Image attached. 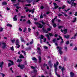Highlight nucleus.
<instances>
[{
	"label": "nucleus",
	"instance_id": "nucleus-51",
	"mask_svg": "<svg viewBox=\"0 0 77 77\" xmlns=\"http://www.w3.org/2000/svg\"><path fill=\"white\" fill-rule=\"evenodd\" d=\"M58 15L59 17H60V16H62V14H60V13H59L58 14Z\"/></svg>",
	"mask_w": 77,
	"mask_h": 77
},
{
	"label": "nucleus",
	"instance_id": "nucleus-13",
	"mask_svg": "<svg viewBox=\"0 0 77 77\" xmlns=\"http://www.w3.org/2000/svg\"><path fill=\"white\" fill-rule=\"evenodd\" d=\"M32 60L35 61V62H36L37 61V59H36L35 57H34L32 58Z\"/></svg>",
	"mask_w": 77,
	"mask_h": 77
},
{
	"label": "nucleus",
	"instance_id": "nucleus-27",
	"mask_svg": "<svg viewBox=\"0 0 77 77\" xmlns=\"http://www.w3.org/2000/svg\"><path fill=\"white\" fill-rule=\"evenodd\" d=\"M21 61H22V60L21 59H20V60L19 59H18L17 62H20Z\"/></svg>",
	"mask_w": 77,
	"mask_h": 77
},
{
	"label": "nucleus",
	"instance_id": "nucleus-31",
	"mask_svg": "<svg viewBox=\"0 0 77 77\" xmlns=\"http://www.w3.org/2000/svg\"><path fill=\"white\" fill-rule=\"evenodd\" d=\"M40 23H42L43 24H45V23L44 22V21L42 20L41 21H40Z\"/></svg>",
	"mask_w": 77,
	"mask_h": 77
},
{
	"label": "nucleus",
	"instance_id": "nucleus-62",
	"mask_svg": "<svg viewBox=\"0 0 77 77\" xmlns=\"http://www.w3.org/2000/svg\"><path fill=\"white\" fill-rule=\"evenodd\" d=\"M54 19H52V22L53 23H54Z\"/></svg>",
	"mask_w": 77,
	"mask_h": 77
},
{
	"label": "nucleus",
	"instance_id": "nucleus-48",
	"mask_svg": "<svg viewBox=\"0 0 77 77\" xmlns=\"http://www.w3.org/2000/svg\"><path fill=\"white\" fill-rule=\"evenodd\" d=\"M40 17V18H43V16H42V14H41Z\"/></svg>",
	"mask_w": 77,
	"mask_h": 77
},
{
	"label": "nucleus",
	"instance_id": "nucleus-50",
	"mask_svg": "<svg viewBox=\"0 0 77 77\" xmlns=\"http://www.w3.org/2000/svg\"><path fill=\"white\" fill-rule=\"evenodd\" d=\"M53 42H54H54H56V39L54 38V39L53 40Z\"/></svg>",
	"mask_w": 77,
	"mask_h": 77
},
{
	"label": "nucleus",
	"instance_id": "nucleus-34",
	"mask_svg": "<svg viewBox=\"0 0 77 77\" xmlns=\"http://www.w3.org/2000/svg\"><path fill=\"white\" fill-rule=\"evenodd\" d=\"M76 5H77V3H73V6L74 7H75V6H76Z\"/></svg>",
	"mask_w": 77,
	"mask_h": 77
},
{
	"label": "nucleus",
	"instance_id": "nucleus-14",
	"mask_svg": "<svg viewBox=\"0 0 77 77\" xmlns=\"http://www.w3.org/2000/svg\"><path fill=\"white\" fill-rule=\"evenodd\" d=\"M35 11V8L33 9L32 10H29V12H32V14H33V13Z\"/></svg>",
	"mask_w": 77,
	"mask_h": 77
},
{
	"label": "nucleus",
	"instance_id": "nucleus-40",
	"mask_svg": "<svg viewBox=\"0 0 77 77\" xmlns=\"http://www.w3.org/2000/svg\"><path fill=\"white\" fill-rule=\"evenodd\" d=\"M2 5H7V3L6 2H4L2 3Z\"/></svg>",
	"mask_w": 77,
	"mask_h": 77
},
{
	"label": "nucleus",
	"instance_id": "nucleus-10",
	"mask_svg": "<svg viewBox=\"0 0 77 77\" xmlns=\"http://www.w3.org/2000/svg\"><path fill=\"white\" fill-rule=\"evenodd\" d=\"M4 63V62H0V68L1 67L2 68H3V65Z\"/></svg>",
	"mask_w": 77,
	"mask_h": 77
},
{
	"label": "nucleus",
	"instance_id": "nucleus-49",
	"mask_svg": "<svg viewBox=\"0 0 77 77\" xmlns=\"http://www.w3.org/2000/svg\"><path fill=\"white\" fill-rule=\"evenodd\" d=\"M30 4L26 5V6H30Z\"/></svg>",
	"mask_w": 77,
	"mask_h": 77
},
{
	"label": "nucleus",
	"instance_id": "nucleus-4",
	"mask_svg": "<svg viewBox=\"0 0 77 77\" xmlns=\"http://www.w3.org/2000/svg\"><path fill=\"white\" fill-rule=\"evenodd\" d=\"M19 39H17L16 40V45H18L17 48H19L20 47V45H19Z\"/></svg>",
	"mask_w": 77,
	"mask_h": 77
},
{
	"label": "nucleus",
	"instance_id": "nucleus-60",
	"mask_svg": "<svg viewBox=\"0 0 77 77\" xmlns=\"http://www.w3.org/2000/svg\"><path fill=\"white\" fill-rule=\"evenodd\" d=\"M74 50H77V47H75V48L74 49Z\"/></svg>",
	"mask_w": 77,
	"mask_h": 77
},
{
	"label": "nucleus",
	"instance_id": "nucleus-25",
	"mask_svg": "<svg viewBox=\"0 0 77 77\" xmlns=\"http://www.w3.org/2000/svg\"><path fill=\"white\" fill-rule=\"evenodd\" d=\"M65 70V68L63 67H62L61 69V70L62 71V73L63 74V71Z\"/></svg>",
	"mask_w": 77,
	"mask_h": 77
},
{
	"label": "nucleus",
	"instance_id": "nucleus-30",
	"mask_svg": "<svg viewBox=\"0 0 77 77\" xmlns=\"http://www.w3.org/2000/svg\"><path fill=\"white\" fill-rule=\"evenodd\" d=\"M40 38L41 39H43L44 38V36H43V35H41Z\"/></svg>",
	"mask_w": 77,
	"mask_h": 77
},
{
	"label": "nucleus",
	"instance_id": "nucleus-57",
	"mask_svg": "<svg viewBox=\"0 0 77 77\" xmlns=\"http://www.w3.org/2000/svg\"><path fill=\"white\" fill-rule=\"evenodd\" d=\"M45 41H46V38H44V42H45Z\"/></svg>",
	"mask_w": 77,
	"mask_h": 77
},
{
	"label": "nucleus",
	"instance_id": "nucleus-41",
	"mask_svg": "<svg viewBox=\"0 0 77 77\" xmlns=\"http://www.w3.org/2000/svg\"><path fill=\"white\" fill-rule=\"evenodd\" d=\"M67 2L69 4H71V2H72V1H71V2H69V1H67Z\"/></svg>",
	"mask_w": 77,
	"mask_h": 77
},
{
	"label": "nucleus",
	"instance_id": "nucleus-59",
	"mask_svg": "<svg viewBox=\"0 0 77 77\" xmlns=\"http://www.w3.org/2000/svg\"><path fill=\"white\" fill-rule=\"evenodd\" d=\"M18 0V2H24V1H21V0Z\"/></svg>",
	"mask_w": 77,
	"mask_h": 77
},
{
	"label": "nucleus",
	"instance_id": "nucleus-58",
	"mask_svg": "<svg viewBox=\"0 0 77 77\" xmlns=\"http://www.w3.org/2000/svg\"><path fill=\"white\" fill-rule=\"evenodd\" d=\"M34 72H37V70H36L35 69H34Z\"/></svg>",
	"mask_w": 77,
	"mask_h": 77
},
{
	"label": "nucleus",
	"instance_id": "nucleus-6",
	"mask_svg": "<svg viewBox=\"0 0 77 77\" xmlns=\"http://www.w3.org/2000/svg\"><path fill=\"white\" fill-rule=\"evenodd\" d=\"M9 61L10 62L11 64L10 63H8V66H11V65H14V62L13 61L10 60H9Z\"/></svg>",
	"mask_w": 77,
	"mask_h": 77
},
{
	"label": "nucleus",
	"instance_id": "nucleus-21",
	"mask_svg": "<svg viewBox=\"0 0 77 77\" xmlns=\"http://www.w3.org/2000/svg\"><path fill=\"white\" fill-rule=\"evenodd\" d=\"M20 39H21V41H22V42H24V39H23V37H20Z\"/></svg>",
	"mask_w": 77,
	"mask_h": 77
},
{
	"label": "nucleus",
	"instance_id": "nucleus-39",
	"mask_svg": "<svg viewBox=\"0 0 77 77\" xmlns=\"http://www.w3.org/2000/svg\"><path fill=\"white\" fill-rule=\"evenodd\" d=\"M3 28H2V27H1V28H0V32L3 31Z\"/></svg>",
	"mask_w": 77,
	"mask_h": 77
},
{
	"label": "nucleus",
	"instance_id": "nucleus-23",
	"mask_svg": "<svg viewBox=\"0 0 77 77\" xmlns=\"http://www.w3.org/2000/svg\"><path fill=\"white\" fill-rule=\"evenodd\" d=\"M64 38H68L69 37V35H64Z\"/></svg>",
	"mask_w": 77,
	"mask_h": 77
},
{
	"label": "nucleus",
	"instance_id": "nucleus-37",
	"mask_svg": "<svg viewBox=\"0 0 77 77\" xmlns=\"http://www.w3.org/2000/svg\"><path fill=\"white\" fill-rule=\"evenodd\" d=\"M21 52H22V53H24V55H26V52L23 50Z\"/></svg>",
	"mask_w": 77,
	"mask_h": 77
},
{
	"label": "nucleus",
	"instance_id": "nucleus-16",
	"mask_svg": "<svg viewBox=\"0 0 77 77\" xmlns=\"http://www.w3.org/2000/svg\"><path fill=\"white\" fill-rule=\"evenodd\" d=\"M38 60H39V63H41V56L38 57Z\"/></svg>",
	"mask_w": 77,
	"mask_h": 77
},
{
	"label": "nucleus",
	"instance_id": "nucleus-42",
	"mask_svg": "<svg viewBox=\"0 0 77 77\" xmlns=\"http://www.w3.org/2000/svg\"><path fill=\"white\" fill-rule=\"evenodd\" d=\"M53 26L54 27H56V24L55 23H54V24H53Z\"/></svg>",
	"mask_w": 77,
	"mask_h": 77
},
{
	"label": "nucleus",
	"instance_id": "nucleus-22",
	"mask_svg": "<svg viewBox=\"0 0 77 77\" xmlns=\"http://www.w3.org/2000/svg\"><path fill=\"white\" fill-rule=\"evenodd\" d=\"M24 56H23V55L22 54H20V56L19 57V58L20 59H22L23 58H24Z\"/></svg>",
	"mask_w": 77,
	"mask_h": 77
},
{
	"label": "nucleus",
	"instance_id": "nucleus-28",
	"mask_svg": "<svg viewBox=\"0 0 77 77\" xmlns=\"http://www.w3.org/2000/svg\"><path fill=\"white\" fill-rule=\"evenodd\" d=\"M76 20H77V18H76V17H75L74 18V20H73L72 21V22H73V23H75V21H76Z\"/></svg>",
	"mask_w": 77,
	"mask_h": 77
},
{
	"label": "nucleus",
	"instance_id": "nucleus-5",
	"mask_svg": "<svg viewBox=\"0 0 77 77\" xmlns=\"http://www.w3.org/2000/svg\"><path fill=\"white\" fill-rule=\"evenodd\" d=\"M18 67L20 68V69H23L24 68V65H20L19 64L18 66Z\"/></svg>",
	"mask_w": 77,
	"mask_h": 77
},
{
	"label": "nucleus",
	"instance_id": "nucleus-20",
	"mask_svg": "<svg viewBox=\"0 0 77 77\" xmlns=\"http://www.w3.org/2000/svg\"><path fill=\"white\" fill-rule=\"evenodd\" d=\"M65 6H63L62 7V8L59 7V11H60V9H64L65 8Z\"/></svg>",
	"mask_w": 77,
	"mask_h": 77
},
{
	"label": "nucleus",
	"instance_id": "nucleus-15",
	"mask_svg": "<svg viewBox=\"0 0 77 77\" xmlns=\"http://www.w3.org/2000/svg\"><path fill=\"white\" fill-rule=\"evenodd\" d=\"M77 33H76L74 35V37H72L71 38V39H72L73 38V39H75V38H76V36H77Z\"/></svg>",
	"mask_w": 77,
	"mask_h": 77
},
{
	"label": "nucleus",
	"instance_id": "nucleus-47",
	"mask_svg": "<svg viewBox=\"0 0 77 77\" xmlns=\"http://www.w3.org/2000/svg\"><path fill=\"white\" fill-rule=\"evenodd\" d=\"M44 6H41L40 8V9H44Z\"/></svg>",
	"mask_w": 77,
	"mask_h": 77
},
{
	"label": "nucleus",
	"instance_id": "nucleus-33",
	"mask_svg": "<svg viewBox=\"0 0 77 77\" xmlns=\"http://www.w3.org/2000/svg\"><path fill=\"white\" fill-rule=\"evenodd\" d=\"M31 68L32 69H36V67H34V66H31Z\"/></svg>",
	"mask_w": 77,
	"mask_h": 77
},
{
	"label": "nucleus",
	"instance_id": "nucleus-26",
	"mask_svg": "<svg viewBox=\"0 0 77 77\" xmlns=\"http://www.w3.org/2000/svg\"><path fill=\"white\" fill-rule=\"evenodd\" d=\"M7 26H8V27H12V25L9 24H7Z\"/></svg>",
	"mask_w": 77,
	"mask_h": 77
},
{
	"label": "nucleus",
	"instance_id": "nucleus-18",
	"mask_svg": "<svg viewBox=\"0 0 77 77\" xmlns=\"http://www.w3.org/2000/svg\"><path fill=\"white\" fill-rule=\"evenodd\" d=\"M24 9H26L25 11L26 12H29V10L27 8V7H25L24 8Z\"/></svg>",
	"mask_w": 77,
	"mask_h": 77
},
{
	"label": "nucleus",
	"instance_id": "nucleus-53",
	"mask_svg": "<svg viewBox=\"0 0 77 77\" xmlns=\"http://www.w3.org/2000/svg\"><path fill=\"white\" fill-rule=\"evenodd\" d=\"M1 74H2V76L3 77H5V74H3V73H1Z\"/></svg>",
	"mask_w": 77,
	"mask_h": 77
},
{
	"label": "nucleus",
	"instance_id": "nucleus-45",
	"mask_svg": "<svg viewBox=\"0 0 77 77\" xmlns=\"http://www.w3.org/2000/svg\"><path fill=\"white\" fill-rule=\"evenodd\" d=\"M70 10V9L69 8L67 10H64L65 11V12H67V11H69Z\"/></svg>",
	"mask_w": 77,
	"mask_h": 77
},
{
	"label": "nucleus",
	"instance_id": "nucleus-3",
	"mask_svg": "<svg viewBox=\"0 0 77 77\" xmlns=\"http://www.w3.org/2000/svg\"><path fill=\"white\" fill-rule=\"evenodd\" d=\"M57 49H59L58 50V51L59 52V53L60 54H62V51H61V50L62 49V48L60 47H57Z\"/></svg>",
	"mask_w": 77,
	"mask_h": 77
},
{
	"label": "nucleus",
	"instance_id": "nucleus-54",
	"mask_svg": "<svg viewBox=\"0 0 77 77\" xmlns=\"http://www.w3.org/2000/svg\"><path fill=\"white\" fill-rule=\"evenodd\" d=\"M19 31H20V32H21V31H22V29H21V28H19Z\"/></svg>",
	"mask_w": 77,
	"mask_h": 77
},
{
	"label": "nucleus",
	"instance_id": "nucleus-29",
	"mask_svg": "<svg viewBox=\"0 0 77 77\" xmlns=\"http://www.w3.org/2000/svg\"><path fill=\"white\" fill-rule=\"evenodd\" d=\"M58 29H61V28H63V26H58Z\"/></svg>",
	"mask_w": 77,
	"mask_h": 77
},
{
	"label": "nucleus",
	"instance_id": "nucleus-11",
	"mask_svg": "<svg viewBox=\"0 0 77 77\" xmlns=\"http://www.w3.org/2000/svg\"><path fill=\"white\" fill-rule=\"evenodd\" d=\"M17 15H15L13 18V20L16 21H17V18H16L17 17Z\"/></svg>",
	"mask_w": 77,
	"mask_h": 77
},
{
	"label": "nucleus",
	"instance_id": "nucleus-32",
	"mask_svg": "<svg viewBox=\"0 0 77 77\" xmlns=\"http://www.w3.org/2000/svg\"><path fill=\"white\" fill-rule=\"evenodd\" d=\"M49 35L51 36H54V35L51 33H49Z\"/></svg>",
	"mask_w": 77,
	"mask_h": 77
},
{
	"label": "nucleus",
	"instance_id": "nucleus-63",
	"mask_svg": "<svg viewBox=\"0 0 77 77\" xmlns=\"http://www.w3.org/2000/svg\"><path fill=\"white\" fill-rule=\"evenodd\" d=\"M57 21H58V22H60V20H59V19H57Z\"/></svg>",
	"mask_w": 77,
	"mask_h": 77
},
{
	"label": "nucleus",
	"instance_id": "nucleus-2",
	"mask_svg": "<svg viewBox=\"0 0 77 77\" xmlns=\"http://www.w3.org/2000/svg\"><path fill=\"white\" fill-rule=\"evenodd\" d=\"M34 24L35 25H36V26H38V28H42V25L41 24L39 23H38L35 22L34 23Z\"/></svg>",
	"mask_w": 77,
	"mask_h": 77
},
{
	"label": "nucleus",
	"instance_id": "nucleus-56",
	"mask_svg": "<svg viewBox=\"0 0 77 77\" xmlns=\"http://www.w3.org/2000/svg\"><path fill=\"white\" fill-rule=\"evenodd\" d=\"M26 16H22L21 17V18H25Z\"/></svg>",
	"mask_w": 77,
	"mask_h": 77
},
{
	"label": "nucleus",
	"instance_id": "nucleus-55",
	"mask_svg": "<svg viewBox=\"0 0 77 77\" xmlns=\"http://www.w3.org/2000/svg\"><path fill=\"white\" fill-rule=\"evenodd\" d=\"M69 42L68 41H67L66 43V44H67V45L69 44Z\"/></svg>",
	"mask_w": 77,
	"mask_h": 77
},
{
	"label": "nucleus",
	"instance_id": "nucleus-43",
	"mask_svg": "<svg viewBox=\"0 0 77 77\" xmlns=\"http://www.w3.org/2000/svg\"><path fill=\"white\" fill-rule=\"evenodd\" d=\"M46 43H47V44H48V45H49L50 46H51V45H50V44H49V42H47Z\"/></svg>",
	"mask_w": 77,
	"mask_h": 77
},
{
	"label": "nucleus",
	"instance_id": "nucleus-12",
	"mask_svg": "<svg viewBox=\"0 0 77 77\" xmlns=\"http://www.w3.org/2000/svg\"><path fill=\"white\" fill-rule=\"evenodd\" d=\"M74 75V74L73 72H70V76L71 77H73Z\"/></svg>",
	"mask_w": 77,
	"mask_h": 77
},
{
	"label": "nucleus",
	"instance_id": "nucleus-46",
	"mask_svg": "<svg viewBox=\"0 0 77 77\" xmlns=\"http://www.w3.org/2000/svg\"><path fill=\"white\" fill-rule=\"evenodd\" d=\"M28 23L29 24H30L31 23V22H30V20H29L27 22V23Z\"/></svg>",
	"mask_w": 77,
	"mask_h": 77
},
{
	"label": "nucleus",
	"instance_id": "nucleus-9",
	"mask_svg": "<svg viewBox=\"0 0 77 77\" xmlns=\"http://www.w3.org/2000/svg\"><path fill=\"white\" fill-rule=\"evenodd\" d=\"M2 48L3 49H5L6 47V43H2Z\"/></svg>",
	"mask_w": 77,
	"mask_h": 77
},
{
	"label": "nucleus",
	"instance_id": "nucleus-1",
	"mask_svg": "<svg viewBox=\"0 0 77 77\" xmlns=\"http://www.w3.org/2000/svg\"><path fill=\"white\" fill-rule=\"evenodd\" d=\"M56 64H54V65L55 72L56 73V74L57 76L58 77H60V75H58V74H57V73H56V71H57V65H59V62H56Z\"/></svg>",
	"mask_w": 77,
	"mask_h": 77
},
{
	"label": "nucleus",
	"instance_id": "nucleus-64",
	"mask_svg": "<svg viewBox=\"0 0 77 77\" xmlns=\"http://www.w3.org/2000/svg\"><path fill=\"white\" fill-rule=\"evenodd\" d=\"M74 15L75 16H77V12H76L75 13V14Z\"/></svg>",
	"mask_w": 77,
	"mask_h": 77
},
{
	"label": "nucleus",
	"instance_id": "nucleus-17",
	"mask_svg": "<svg viewBox=\"0 0 77 77\" xmlns=\"http://www.w3.org/2000/svg\"><path fill=\"white\" fill-rule=\"evenodd\" d=\"M45 36L46 37H47L48 38V40H50V37L49 36V35H48L47 34L45 35Z\"/></svg>",
	"mask_w": 77,
	"mask_h": 77
},
{
	"label": "nucleus",
	"instance_id": "nucleus-8",
	"mask_svg": "<svg viewBox=\"0 0 77 77\" xmlns=\"http://www.w3.org/2000/svg\"><path fill=\"white\" fill-rule=\"evenodd\" d=\"M53 4L54 6V8L55 9H57V8H59V6H56V5H57V4H56V3H54Z\"/></svg>",
	"mask_w": 77,
	"mask_h": 77
},
{
	"label": "nucleus",
	"instance_id": "nucleus-52",
	"mask_svg": "<svg viewBox=\"0 0 77 77\" xmlns=\"http://www.w3.org/2000/svg\"><path fill=\"white\" fill-rule=\"evenodd\" d=\"M10 70H11V71L12 72H13V70H12V67H11V68H10Z\"/></svg>",
	"mask_w": 77,
	"mask_h": 77
},
{
	"label": "nucleus",
	"instance_id": "nucleus-19",
	"mask_svg": "<svg viewBox=\"0 0 77 77\" xmlns=\"http://www.w3.org/2000/svg\"><path fill=\"white\" fill-rule=\"evenodd\" d=\"M67 30H68V29H66L63 30V31L64 32V34H66V32H67Z\"/></svg>",
	"mask_w": 77,
	"mask_h": 77
},
{
	"label": "nucleus",
	"instance_id": "nucleus-24",
	"mask_svg": "<svg viewBox=\"0 0 77 77\" xmlns=\"http://www.w3.org/2000/svg\"><path fill=\"white\" fill-rule=\"evenodd\" d=\"M60 37V39H61L62 40L61 43H63L64 42H63V39H62V38L61 37H60V36H59Z\"/></svg>",
	"mask_w": 77,
	"mask_h": 77
},
{
	"label": "nucleus",
	"instance_id": "nucleus-44",
	"mask_svg": "<svg viewBox=\"0 0 77 77\" xmlns=\"http://www.w3.org/2000/svg\"><path fill=\"white\" fill-rule=\"evenodd\" d=\"M33 39H32V41L31 42H30V44H33Z\"/></svg>",
	"mask_w": 77,
	"mask_h": 77
},
{
	"label": "nucleus",
	"instance_id": "nucleus-36",
	"mask_svg": "<svg viewBox=\"0 0 77 77\" xmlns=\"http://www.w3.org/2000/svg\"><path fill=\"white\" fill-rule=\"evenodd\" d=\"M11 42L12 43H14V42H15V39H13L11 40Z\"/></svg>",
	"mask_w": 77,
	"mask_h": 77
},
{
	"label": "nucleus",
	"instance_id": "nucleus-35",
	"mask_svg": "<svg viewBox=\"0 0 77 77\" xmlns=\"http://www.w3.org/2000/svg\"><path fill=\"white\" fill-rule=\"evenodd\" d=\"M11 50H12V51H14V47L12 46V47H11Z\"/></svg>",
	"mask_w": 77,
	"mask_h": 77
},
{
	"label": "nucleus",
	"instance_id": "nucleus-61",
	"mask_svg": "<svg viewBox=\"0 0 77 77\" xmlns=\"http://www.w3.org/2000/svg\"><path fill=\"white\" fill-rule=\"evenodd\" d=\"M44 48L45 49H47V48H48V47L46 46H44Z\"/></svg>",
	"mask_w": 77,
	"mask_h": 77
},
{
	"label": "nucleus",
	"instance_id": "nucleus-7",
	"mask_svg": "<svg viewBox=\"0 0 77 77\" xmlns=\"http://www.w3.org/2000/svg\"><path fill=\"white\" fill-rule=\"evenodd\" d=\"M37 50H38L37 53H38V54H41V49L39 48H37Z\"/></svg>",
	"mask_w": 77,
	"mask_h": 77
},
{
	"label": "nucleus",
	"instance_id": "nucleus-38",
	"mask_svg": "<svg viewBox=\"0 0 77 77\" xmlns=\"http://www.w3.org/2000/svg\"><path fill=\"white\" fill-rule=\"evenodd\" d=\"M26 29H27V28L26 27H25L23 30L24 32H25L26 31Z\"/></svg>",
	"mask_w": 77,
	"mask_h": 77
}]
</instances>
